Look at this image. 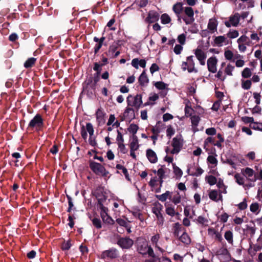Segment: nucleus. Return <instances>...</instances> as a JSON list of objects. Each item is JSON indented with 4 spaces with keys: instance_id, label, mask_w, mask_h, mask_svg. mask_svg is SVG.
<instances>
[{
    "instance_id": "obj_1",
    "label": "nucleus",
    "mask_w": 262,
    "mask_h": 262,
    "mask_svg": "<svg viewBox=\"0 0 262 262\" xmlns=\"http://www.w3.org/2000/svg\"><path fill=\"white\" fill-rule=\"evenodd\" d=\"M156 197L158 200L162 202H166L168 199L174 205H172L168 202L165 203V212L167 215L173 217L179 214L174 207V205H178L182 201V196L178 191L167 190L161 194L156 195Z\"/></svg>"
},
{
    "instance_id": "obj_2",
    "label": "nucleus",
    "mask_w": 262,
    "mask_h": 262,
    "mask_svg": "<svg viewBox=\"0 0 262 262\" xmlns=\"http://www.w3.org/2000/svg\"><path fill=\"white\" fill-rule=\"evenodd\" d=\"M184 144V141L182 135H177L171 141V146L172 149H170L168 147H166L165 150L168 154L172 155L178 154L183 148Z\"/></svg>"
},
{
    "instance_id": "obj_3",
    "label": "nucleus",
    "mask_w": 262,
    "mask_h": 262,
    "mask_svg": "<svg viewBox=\"0 0 262 262\" xmlns=\"http://www.w3.org/2000/svg\"><path fill=\"white\" fill-rule=\"evenodd\" d=\"M90 167L94 173L96 175L103 177L106 181L111 176L109 171L106 169L104 166L99 163L94 161L90 162Z\"/></svg>"
},
{
    "instance_id": "obj_4",
    "label": "nucleus",
    "mask_w": 262,
    "mask_h": 262,
    "mask_svg": "<svg viewBox=\"0 0 262 262\" xmlns=\"http://www.w3.org/2000/svg\"><path fill=\"white\" fill-rule=\"evenodd\" d=\"M243 176L249 181L245 185V189H248L254 186V183L257 180V177L253 169L249 167H246L242 170Z\"/></svg>"
},
{
    "instance_id": "obj_5",
    "label": "nucleus",
    "mask_w": 262,
    "mask_h": 262,
    "mask_svg": "<svg viewBox=\"0 0 262 262\" xmlns=\"http://www.w3.org/2000/svg\"><path fill=\"white\" fill-rule=\"evenodd\" d=\"M225 67L224 71L220 69L217 72L215 77L222 81H224L226 78V76H232L233 72L235 69V67L231 63L226 64L225 62H222L221 67Z\"/></svg>"
},
{
    "instance_id": "obj_6",
    "label": "nucleus",
    "mask_w": 262,
    "mask_h": 262,
    "mask_svg": "<svg viewBox=\"0 0 262 262\" xmlns=\"http://www.w3.org/2000/svg\"><path fill=\"white\" fill-rule=\"evenodd\" d=\"M218 139L217 141L215 140V137L210 136L207 137L204 141V148L207 150L209 144H211L214 146H216L219 148H221L222 146V143L224 141V139L221 134H218L217 135Z\"/></svg>"
},
{
    "instance_id": "obj_7",
    "label": "nucleus",
    "mask_w": 262,
    "mask_h": 262,
    "mask_svg": "<svg viewBox=\"0 0 262 262\" xmlns=\"http://www.w3.org/2000/svg\"><path fill=\"white\" fill-rule=\"evenodd\" d=\"M181 69L183 71H187L189 73H197L198 70L195 67V63L193 56H190L186 58L185 61L181 64Z\"/></svg>"
},
{
    "instance_id": "obj_8",
    "label": "nucleus",
    "mask_w": 262,
    "mask_h": 262,
    "mask_svg": "<svg viewBox=\"0 0 262 262\" xmlns=\"http://www.w3.org/2000/svg\"><path fill=\"white\" fill-rule=\"evenodd\" d=\"M137 250L138 252L141 254H148V255L151 257H155V254L151 246H148V244L145 241L140 242L138 244Z\"/></svg>"
},
{
    "instance_id": "obj_9",
    "label": "nucleus",
    "mask_w": 262,
    "mask_h": 262,
    "mask_svg": "<svg viewBox=\"0 0 262 262\" xmlns=\"http://www.w3.org/2000/svg\"><path fill=\"white\" fill-rule=\"evenodd\" d=\"M238 44V49L240 52L244 53L247 50V46H251V41H250V39L245 35H242L237 40Z\"/></svg>"
},
{
    "instance_id": "obj_10",
    "label": "nucleus",
    "mask_w": 262,
    "mask_h": 262,
    "mask_svg": "<svg viewBox=\"0 0 262 262\" xmlns=\"http://www.w3.org/2000/svg\"><path fill=\"white\" fill-rule=\"evenodd\" d=\"M127 103L128 106L139 108L142 104V96L140 94L135 96L129 95L127 98Z\"/></svg>"
},
{
    "instance_id": "obj_11",
    "label": "nucleus",
    "mask_w": 262,
    "mask_h": 262,
    "mask_svg": "<svg viewBox=\"0 0 262 262\" xmlns=\"http://www.w3.org/2000/svg\"><path fill=\"white\" fill-rule=\"evenodd\" d=\"M184 15L182 18L186 25L192 24L194 20V11L193 9L190 7H185L184 8Z\"/></svg>"
},
{
    "instance_id": "obj_12",
    "label": "nucleus",
    "mask_w": 262,
    "mask_h": 262,
    "mask_svg": "<svg viewBox=\"0 0 262 262\" xmlns=\"http://www.w3.org/2000/svg\"><path fill=\"white\" fill-rule=\"evenodd\" d=\"M43 125V119L40 115H36L30 122L29 126L36 130H40Z\"/></svg>"
},
{
    "instance_id": "obj_13",
    "label": "nucleus",
    "mask_w": 262,
    "mask_h": 262,
    "mask_svg": "<svg viewBox=\"0 0 262 262\" xmlns=\"http://www.w3.org/2000/svg\"><path fill=\"white\" fill-rule=\"evenodd\" d=\"M208 235L212 239L221 242L223 240L222 234L221 231H219L218 228L214 227H209L207 229Z\"/></svg>"
},
{
    "instance_id": "obj_14",
    "label": "nucleus",
    "mask_w": 262,
    "mask_h": 262,
    "mask_svg": "<svg viewBox=\"0 0 262 262\" xmlns=\"http://www.w3.org/2000/svg\"><path fill=\"white\" fill-rule=\"evenodd\" d=\"M163 206L159 203H155L152 208V212L155 214L158 220V224H162L163 223V217L161 213Z\"/></svg>"
},
{
    "instance_id": "obj_15",
    "label": "nucleus",
    "mask_w": 262,
    "mask_h": 262,
    "mask_svg": "<svg viewBox=\"0 0 262 262\" xmlns=\"http://www.w3.org/2000/svg\"><path fill=\"white\" fill-rule=\"evenodd\" d=\"M163 183V180L155 177L151 179L149 184L152 188V190L156 192H159L161 191V187Z\"/></svg>"
},
{
    "instance_id": "obj_16",
    "label": "nucleus",
    "mask_w": 262,
    "mask_h": 262,
    "mask_svg": "<svg viewBox=\"0 0 262 262\" xmlns=\"http://www.w3.org/2000/svg\"><path fill=\"white\" fill-rule=\"evenodd\" d=\"M239 19L240 14L238 13H235L229 17V20L226 21L225 25L228 28H230L231 26L237 27L239 24Z\"/></svg>"
},
{
    "instance_id": "obj_17",
    "label": "nucleus",
    "mask_w": 262,
    "mask_h": 262,
    "mask_svg": "<svg viewBox=\"0 0 262 262\" xmlns=\"http://www.w3.org/2000/svg\"><path fill=\"white\" fill-rule=\"evenodd\" d=\"M87 132L89 133L90 137L93 136L94 132L93 126L90 122L86 123L85 127L82 126L81 128V135L84 140L88 137Z\"/></svg>"
},
{
    "instance_id": "obj_18",
    "label": "nucleus",
    "mask_w": 262,
    "mask_h": 262,
    "mask_svg": "<svg viewBox=\"0 0 262 262\" xmlns=\"http://www.w3.org/2000/svg\"><path fill=\"white\" fill-rule=\"evenodd\" d=\"M154 85L157 89L161 91L160 93V96L162 97H165L168 93L169 89L168 85L162 81H157L154 83Z\"/></svg>"
},
{
    "instance_id": "obj_19",
    "label": "nucleus",
    "mask_w": 262,
    "mask_h": 262,
    "mask_svg": "<svg viewBox=\"0 0 262 262\" xmlns=\"http://www.w3.org/2000/svg\"><path fill=\"white\" fill-rule=\"evenodd\" d=\"M108 209L103 206H100V215L103 221L108 224H113L114 220L107 214Z\"/></svg>"
},
{
    "instance_id": "obj_20",
    "label": "nucleus",
    "mask_w": 262,
    "mask_h": 262,
    "mask_svg": "<svg viewBox=\"0 0 262 262\" xmlns=\"http://www.w3.org/2000/svg\"><path fill=\"white\" fill-rule=\"evenodd\" d=\"M217 59L214 57L212 56L209 58L207 60V67L208 71L212 73H215L217 71Z\"/></svg>"
},
{
    "instance_id": "obj_21",
    "label": "nucleus",
    "mask_w": 262,
    "mask_h": 262,
    "mask_svg": "<svg viewBox=\"0 0 262 262\" xmlns=\"http://www.w3.org/2000/svg\"><path fill=\"white\" fill-rule=\"evenodd\" d=\"M194 54L201 65H205L207 57L206 53L201 48H198L194 51Z\"/></svg>"
},
{
    "instance_id": "obj_22",
    "label": "nucleus",
    "mask_w": 262,
    "mask_h": 262,
    "mask_svg": "<svg viewBox=\"0 0 262 262\" xmlns=\"http://www.w3.org/2000/svg\"><path fill=\"white\" fill-rule=\"evenodd\" d=\"M214 43L217 47H222L228 45L229 40L225 35H220L214 38Z\"/></svg>"
},
{
    "instance_id": "obj_23",
    "label": "nucleus",
    "mask_w": 262,
    "mask_h": 262,
    "mask_svg": "<svg viewBox=\"0 0 262 262\" xmlns=\"http://www.w3.org/2000/svg\"><path fill=\"white\" fill-rule=\"evenodd\" d=\"M133 241L129 238H122L118 240V244L123 249H128L133 245Z\"/></svg>"
},
{
    "instance_id": "obj_24",
    "label": "nucleus",
    "mask_w": 262,
    "mask_h": 262,
    "mask_svg": "<svg viewBox=\"0 0 262 262\" xmlns=\"http://www.w3.org/2000/svg\"><path fill=\"white\" fill-rule=\"evenodd\" d=\"M218 21L215 18H212L209 19L207 25V29L210 33H214L217 31Z\"/></svg>"
},
{
    "instance_id": "obj_25",
    "label": "nucleus",
    "mask_w": 262,
    "mask_h": 262,
    "mask_svg": "<svg viewBox=\"0 0 262 262\" xmlns=\"http://www.w3.org/2000/svg\"><path fill=\"white\" fill-rule=\"evenodd\" d=\"M128 106L124 111L123 113V118L124 120L131 121L135 119V113L134 110Z\"/></svg>"
},
{
    "instance_id": "obj_26",
    "label": "nucleus",
    "mask_w": 262,
    "mask_h": 262,
    "mask_svg": "<svg viewBox=\"0 0 262 262\" xmlns=\"http://www.w3.org/2000/svg\"><path fill=\"white\" fill-rule=\"evenodd\" d=\"M117 250L115 249H111L103 251L101 255V257L102 258H114L117 257Z\"/></svg>"
},
{
    "instance_id": "obj_27",
    "label": "nucleus",
    "mask_w": 262,
    "mask_h": 262,
    "mask_svg": "<svg viewBox=\"0 0 262 262\" xmlns=\"http://www.w3.org/2000/svg\"><path fill=\"white\" fill-rule=\"evenodd\" d=\"M159 19V14L158 12L154 11H150L148 12L145 21L151 24L157 21Z\"/></svg>"
},
{
    "instance_id": "obj_28",
    "label": "nucleus",
    "mask_w": 262,
    "mask_h": 262,
    "mask_svg": "<svg viewBox=\"0 0 262 262\" xmlns=\"http://www.w3.org/2000/svg\"><path fill=\"white\" fill-rule=\"evenodd\" d=\"M146 156L148 161L151 163H156L158 161L157 154L151 149H147L146 150Z\"/></svg>"
},
{
    "instance_id": "obj_29",
    "label": "nucleus",
    "mask_w": 262,
    "mask_h": 262,
    "mask_svg": "<svg viewBox=\"0 0 262 262\" xmlns=\"http://www.w3.org/2000/svg\"><path fill=\"white\" fill-rule=\"evenodd\" d=\"M105 113L102 108H99L96 112L97 122L99 125H102L105 122Z\"/></svg>"
},
{
    "instance_id": "obj_30",
    "label": "nucleus",
    "mask_w": 262,
    "mask_h": 262,
    "mask_svg": "<svg viewBox=\"0 0 262 262\" xmlns=\"http://www.w3.org/2000/svg\"><path fill=\"white\" fill-rule=\"evenodd\" d=\"M208 196L211 200L215 202L223 200L222 195L216 190H211L209 191Z\"/></svg>"
},
{
    "instance_id": "obj_31",
    "label": "nucleus",
    "mask_w": 262,
    "mask_h": 262,
    "mask_svg": "<svg viewBox=\"0 0 262 262\" xmlns=\"http://www.w3.org/2000/svg\"><path fill=\"white\" fill-rule=\"evenodd\" d=\"M184 8L183 4L180 2L177 3L172 7V10L178 17L179 20L180 19L181 14L184 11Z\"/></svg>"
},
{
    "instance_id": "obj_32",
    "label": "nucleus",
    "mask_w": 262,
    "mask_h": 262,
    "mask_svg": "<svg viewBox=\"0 0 262 262\" xmlns=\"http://www.w3.org/2000/svg\"><path fill=\"white\" fill-rule=\"evenodd\" d=\"M160 94L155 93H151L150 94L147 101L145 103L144 105H153L156 104V101L159 98Z\"/></svg>"
},
{
    "instance_id": "obj_33",
    "label": "nucleus",
    "mask_w": 262,
    "mask_h": 262,
    "mask_svg": "<svg viewBox=\"0 0 262 262\" xmlns=\"http://www.w3.org/2000/svg\"><path fill=\"white\" fill-rule=\"evenodd\" d=\"M146 62L144 59L139 60L138 58H134L132 60V66L138 69L140 66L141 68H144L146 66Z\"/></svg>"
},
{
    "instance_id": "obj_34",
    "label": "nucleus",
    "mask_w": 262,
    "mask_h": 262,
    "mask_svg": "<svg viewBox=\"0 0 262 262\" xmlns=\"http://www.w3.org/2000/svg\"><path fill=\"white\" fill-rule=\"evenodd\" d=\"M160 237V235L159 234H156L151 237L150 241L151 244L155 246L156 249H158L160 252H163V250L160 247L158 244Z\"/></svg>"
},
{
    "instance_id": "obj_35",
    "label": "nucleus",
    "mask_w": 262,
    "mask_h": 262,
    "mask_svg": "<svg viewBox=\"0 0 262 262\" xmlns=\"http://www.w3.org/2000/svg\"><path fill=\"white\" fill-rule=\"evenodd\" d=\"M184 214L186 217L190 219H192L194 216L196 215L193 207L191 206H187L185 207Z\"/></svg>"
},
{
    "instance_id": "obj_36",
    "label": "nucleus",
    "mask_w": 262,
    "mask_h": 262,
    "mask_svg": "<svg viewBox=\"0 0 262 262\" xmlns=\"http://www.w3.org/2000/svg\"><path fill=\"white\" fill-rule=\"evenodd\" d=\"M190 119L193 131L194 132L198 131L197 127L200 121V117L197 115H193L191 117Z\"/></svg>"
},
{
    "instance_id": "obj_37",
    "label": "nucleus",
    "mask_w": 262,
    "mask_h": 262,
    "mask_svg": "<svg viewBox=\"0 0 262 262\" xmlns=\"http://www.w3.org/2000/svg\"><path fill=\"white\" fill-rule=\"evenodd\" d=\"M107 125H112V127L118 128L120 125V122L118 120H116L114 115L111 114L109 116V118L107 122Z\"/></svg>"
},
{
    "instance_id": "obj_38",
    "label": "nucleus",
    "mask_w": 262,
    "mask_h": 262,
    "mask_svg": "<svg viewBox=\"0 0 262 262\" xmlns=\"http://www.w3.org/2000/svg\"><path fill=\"white\" fill-rule=\"evenodd\" d=\"M140 84L142 86H146L149 82L148 78L146 75L145 72L143 71L140 75L138 79Z\"/></svg>"
},
{
    "instance_id": "obj_39",
    "label": "nucleus",
    "mask_w": 262,
    "mask_h": 262,
    "mask_svg": "<svg viewBox=\"0 0 262 262\" xmlns=\"http://www.w3.org/2000/svg\"><path fill=\"white\" fill-rule=\"evenodd\" d=\"M185 114L186 117H191L192 114L193 112V110L191 107V103L189 101H186L185 102Z\"/></svg>"
},
{
    "instance_id": "obj_40",
    "label": "nucleus",
    "mask_w": 262,
    "mask_h": 262,
    "mask_svg": "<svg viewBox=\"0 0 262 262\" xmlns=\"http://www.w3.org/2000/svg\"><path fill=\"white\" fill-rule=\"evenodd\" d=\"M167 168L164 165H160L157 170V176L158 178L161 180H163L165 177V173L166 172Z\"/></svg>"
},
{
    "instance_id": "obj_41",
    "label": "nucleus",
    "mask_w": 262,
    "mask_h": 262,
    "mask_svg": "<svg viewBox=\"0 0 262 262\" xmlns=\"http://www.w3.org/2000/svg\"><path fill=\"white\" fill-rule=\"evenodd\" d=\"M235 55L232 51L229 49H226L224 52V57L227 60L230 61H234Z\"/></svg>"
},
{
    "instance_id": "obj_42",
    "label": "nucleus",
    "mask_w": 262,
    "mask_h": 262,
    "mask_svg": "<svg viewBox=\"0 0 262 262\" xmlns=\"http://www.w3.org/2000/svg\"><path fill=\"white\" fill-rule=\"evenodd\" d=\"M173 171L177 179H180L183 175L182 170L175 163H172Z\"/></svg>"
},
{
    "instance_id": "obj_43",
    "label": "nucleus",
    "mask_w": 262,
    "mask_h": 262,
    "mask_svg": "<svg viewBox=\"0 0 262 262\" xmlns=\"http://www.w3.org/2000/svg\"><path fill=\"white\" fill-rule=\"evenodd\" d=\"M242 58V56L239 54H237L235 55V60L236 59L235 61V66L236 67L241 68L245 65V62Z\"/></svg>"
},
{
    "instance_id": "obj_44",
    "label": "nucleus",
    "mask_w": 262,
    "mask_h": 262,
    "mask_svg": "<svg viewBox=\"0 0 262 262\" xmlns=\"http://www.w3.org/2000/svg\"><path fill=\"white\" fill-rule=\"evenodd\" d=\"M116 168L118 170V173H122L124 174L125 178L129 180V176L128 174L127 170L126 168H125L123 166L120 164H117L116 165Z\"/></svg>"
},
{
    "instance_id": "obj_45",
    "label": "nucleus",
    "mask_w": 262,
    "mask_h": 262,
    "mask_svg": "<svg viewBox=\"0 0 262 262\" xmlns=\"http://www.w3.org/2000/svg\"><path fill=\"white\" fill-rule=\"evenodd\" d=\"M250 41H251V46L254 45L260 40V37L255 32H252L250 35Z\"/></svg>"
},
{
    "instance_id": "obj_46",
    "label": "nucleus",
    "mask_w": 262,
    "mask_h": 262,
    "mask_svg": "<svg viewBox=\"0 0 262 262\" xmlns=\"http://www.w3.org/2000/svg\"><path fill=\"white\" fill-rule=\"evenodd\" d=\"M252 85V82L250 80H245L244 79H241V86L244 90H249Z\"/></svg>"
},
{
    "instance_id": "obj_47",
    "label": "nucleus",
    "mask_w": 262,
    "mask_h": 262,
    "mask_svg": "<svg viewBox=\"0 0 262 262\" xmlns=\"http://www.w3.org/2000/svg\"><path fill=\"white\" fill-rule=\"evenodd\" d=\"M139 147L138 138L136 136L133 137V140L130 144V149L132 150H137Z\"/></svg>"
},
{
    "instance_id": "obj_48",
    "label": "nucleus",
    "mask_w": 262,
    "mask_h": 262,
    "mask_svg": "<svg viewBox=\"0 0 262 262\" xmlns=\"http://www.w3.org/2000/svg\"><path fill=\"white\" fill-rule=\"evenodd\" d=\"M225 238L228 243L232 245L233 243V234L232 231L229 230L225 232L224 234Z\"/></svg>"
},
{
    "instance_id": "obj_49",
    "label": "nucleus",
    "mask_w": 262,
    "mask_h": 262,
    "mask_svg": "<svg viewBox=\"0 0 262 262\" xmlns=\"http://www.w3.org/2000/svg\"><path fill=\"white\" fill-rule=\"evenodd\" d=\"M234 179H235L236 182L238 184H239L240 185H243L244 186V187L245 188V185L246 184L245 183V179L244 177H242L239 173H236L234 175Z\"/></svg>"
},
{
    "instance_id": "obj_50",
    "label": "nucleus",
    "mask_w": 262,
    "mask_h": 262,
    "mask_svg": "<svg viewBox=\"0 0 262 262\" xmlns=\"http://www.w3.org/2000/svg\"><path fill=\"white\" fill-rule=\"evenodd\" d=\"M241 75L243 78H248L252 75V71L249 68H245L242 71Z\"/></svg>"
},
{
    "instance_id": "obj_51",
    "label": "nucleus",
    "mask_w": 262,
    "mask_h": 262,
    "mask_svg": "<svg viewBox=\"0 0 262 262\" xmlns=\"http://www.w3.org/2000/svg\"><path fill=\"white\" fill-rule=\"evenodd\" d=\"M180 240L183 243L188 244L190 243V238L188 235L183 232V234L179 237Z\"/></svg>"
},
{
    "instance_id": "obj_52",
    "label": "nucleus",
    "mask_w": 262,
    "mask_h": 262,
    "mask_svg": "<svg viewBox=\"0 0 262 262\" xmlns=\"http://www.w3.org/2000/svg\"><path fill=\"white\" fill-rule=\"evenodd\" d=\"M207 162L212 164V167H215L217 164V160L216 157L213 155H209L207 159Z\"/></svg>"
},
{
    "instance_id": "obj_53",
    "label": "nucleus",
    "mask_w": 262,
    "mask_h": 262,
    "mask_svg": "<svg viewBox=\"0 0 262 262\" xmlns=\"http://www.w3.org/2000/svg\"><path fill=\"white\" fill-rule=\"evenodd\" d=\"M161 21L164 25L169 24L171 21V18L167 14H163L161 16Z\"/></svg>"
},
{
    "instance_id": "obj_54",
    "label": "nucleus",
    "mask_w": 262,
    "mask_h": 262,
    "mask_svg": "<svg viewBox=\"0 0 262 262\" xmlns=\"http://www.w3.org/2000/svg\"><path fill=\"white\" fill-rule=\"evenodd\" d=\"M196 223L201 224L203 226H206L208 225V220L207 218L203 216H199L198 219H196Z\"/></svg>"
},
{
    "instance_id": "obj_55",
    "label": "nucleus",
    "mask_w": 262,
    "mask_h": 262,
    "mask_svg": "<svg viewBox=\"0 0 262 262\" xmlns=\"http://www.w3.org/2000/svg\"><path fill=\"white\" fill-rule=\"evenodd\" d=\"M217 186L220 189L219 193H220L221 194L222 193H227V187L224 185L223 181H219L217 184Z\"/></svg>"
},
{
    "instance_id": "obj_56",
    "label": "nucleus",
    "mask_w": 262,
    "mask_h": 262,
    "mask_svg": "<svg viewBox=\"0 0 262 262\" xmlns=\"http://www.w3.org/2000/svg\"><path fill=\"white\" fill-rule=\"evenodd\" d=\"M250 210L255 214L259 211V206L257 203H253L250 206Z\"/></svg>"
},
{
    "instance_id": "obj_57",
    "label": "nucleus",
    "mask_w": 262,
    "mask_h": 262,
    "mask_svg": "<svg viewBox=\"0 0 262 262\" xmlns=\"http://www.w3.org/2000/svg\"><path fill=\"white\" fill-rule=\"evenodd\" d=\"M227 37L230 39H234L237 37L239 33L237 30H230L227 34Z\"/></svg>"
},
{
    "instance_id": "obj_58",
    "label": "nucleus",
    "mask_w": 262,
    "mask_h": 262,
    "mask_svg": "<svg viewBox=\"0 0 262 262\" xmlns=\"http://www.w3.org/2000/svg\"><path fill=\"white\" fill-rule=\"evenodd\" d=\"M174 133L175 129L173 128V127L170 125L167 126L166 130V136L168 138H170L174 134Z\"/></svg>"
},
{
    "instance_id": "obj_59",
    "label": "nucleus",
    "mask_w": 262,
    "mask_h": 262,
    "mask_svg": "<svg viewBox=\"0 0 262 262\" xmlns=\"http://www.w3.org/2000/svg\"><path fill=\"white\" fill-rule=\"evenodd\" d=\"M138 129L139 126L135 124H131L128 128V130L130 133L134 135L137 133Z\"/></svg>"
},
{
    "instance_id": "obj_60",
    "label": "nucleus",
    "mask_w": 262,
    "mask_h": 262,
    "mask_svg": "<svg viewBox=\"0 0 262 262\" xmlns=\"http://www.w3.org/2000/svg\"><path fill=\"white\" fill-rule=\"evenodd\" d=\"M36 59L33 57L29 58L24 63V66L26 68L32 67L34 64Z\"/></svg>"
},
{
    "instance_id": "obj_61",
    "label": "nucleus",
    "mask_w": 262,
    "mask_h": 262,
    "mask_svg": "<svg viewBox=\"0 0 262 262\" xmlns=\"http://www.w3.org/2000/svg\"><path fill=\"white\" fill-rule=\"evenodd\" d=\"M206 181L210 185H213L216 183L217 180L216 178L213 176H208L206 177Z\"/></svg>"
},
{
    "instance_id": "obj_62",
    "label": "nucleus",
    "mask_w": 262,
    "mask_h": 262,
    "mask_svg": "<svg viewBox=\"0 0 262 262\" xmlns=\"http://www.w3.org/2000/svg\"><path fill=\"white\" fill-rule=\"evenodd\" d=\"M186 36L184 33L179 35L177 37V40L180 45H184L186 42Z\"/></svg>"
},
{
    "instance_id": "obj_63",
    "label": "nucleus",
    "mask_w": 262,
    "mask_h": 262,
    "mask_svg": "<svg viewBox=\"0 0 262 262\" xmlns=\"http://www.w3.org/2000/svg\"><path fill=\"white\" fill-rule=\"evenodd\" d=\"M116 222L119 225L125 227H127V225L129 222L127 220L121 218L117 219Z\"/></svg>"
},
{
    "instance_id": "obj_64",
    "label": "nucleus",
    "mask_w": 262,
    "mask_h": 262,
    "mask_svg": "<svg viewBox=\"0 0 262 262\" xmlns=\"http://www.w3.org/2000/svg\"><path fill=\"white\" fill-rule=\"evenodd\" d=\"M183 45L177 44L173 48V52L176 55H179L183 51Z\"/></svg>"
}]
</instances>
